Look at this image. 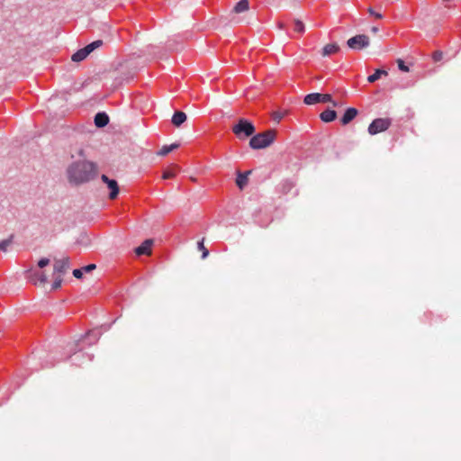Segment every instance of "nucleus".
Wrapping results in <instances>:
<instances>
[{
    "label": "nucleus",
    "instance_id": "obj_1",
    "mask_svg": "<svg viewBox=\"0 0 461 461\" xmlns=\"http://www.w3.org/2000/svg\"><path fill=\"white\" fill-rule=\"evenodd\" d=\"M68 181L80 185L94 179L97 176V167L88 160L73 162L67 170Z\"/></svg>",
    "mask_w": 461,
    "mask_h": 461
},
{
    "label": "nucleus",
    "instance_id": "obj_2",
    "mask_svg": "<svg viewBox=\"0 0 461 461\" xmlns=\"http://www.w3.org/2000/svg\"><path fill=\"white\" fill-rule=\"evenodd\" d=\"M50 264V259L43 258H41L38 263V268H31L27 271L28 280L35 285H44L48 282V276L45 271L42 270L45 267Z\"/></svg>",
    "mask_w": 461,
    "mask_h": 461
},
{
    "label": "nucleus",
    "instance_id": "obj_3",
    "mask_svg": "<svg viewBox=\"0 0 461 461\" xmlns=\"http://www.w3.org/2000/svg\"><path fill=\"white\" fill-rule=\"evenodd\" d=\"M276 138V131L267 130L264 132L252 136L249 140V146L253 149H261L269 147Z\"/></svg>",
    "mask_w": 461,
    "mask_h": 461
},
{
    "label": "nucleus",
    "instance_id": "obj_4",
    "mask_svg": "<svg viewBox=\"0 0 461 461\" xmlns=\"http://www.w3.org/2000/svg\"><path fill=\"white\" fill-rule=\"evenodd\" d=\"M232 131L239 139H244L254 134L255 127L248 120L240 119L238 123L232 127Z\"/></svg>",
    "mask_w": 461,
    "mask_h": 461
},
{
    "label": "nucleus",
    "instance_id": "obj_5",
    "mask_svg": "<svg viewBox=\"0 0 461 461\" xmlns=\"http://www.w3.org/2000/svg\"><path fill=\"white\" fill-rule=\"evenodd\" d=\"M102 45V40L93 41L92 43L86 45L85 48L80 49L77 52H75L71 57L72 61L80 62L84 60L90 53H92L95 50L100 48Z\"/></svg>",
    "mask_w": 461,
    "mask_h": 461
},
{
    "label": "nucleus",
    "instance_id": "obj_6",
    "mask_svg": "<svg viewBox=\"0 0 461 461\" xmlns=\"http://www.w3.org/2000/svg\"><path fill=\"white\" fill-rule=\"evenodd\" d=\"M303 102L307 105L315 104L317 103H331L332 106H338V103L332 100V97L330 94H309L305 95Z\"/></svg>",
    "mask_w": 461,
    "mask_h": 461
},
{
    "label": "nucleus",
    "instance_id": "obj_7",
    "mask_svg": "<svg viewBox=\"0 0 461 461\" xmlns=\"http://www.w3.org/2000/svg\"><path fill=\"white\" fill-rule=\"evenodd\" d=\"M391 125L389 118H378L374 120L368 126V133L375 135L377 133L385 131Z\"/></svg>",
    "mask_w": 461,
    "mask_h": 461
},
{
    "label": "nucleus",
    "instance_id": "obj_8",
    "mask_svg": "<svg viewBox=\"0 0 461 461\" xmlns=\"http://www.w3.org/2000/svg\"><path fill=\"white\" fill-rule=\"evenodd\" d=\"M347 44L354 50H361L369 45V38L365 34H358L348 40Z\"/></svg>",
    "mask_w": 461,
    "mask_h": 461
},
{
    "label": "nucleus",
    "instance_id": "obj_9",
    "mask_svg": "<svg viewBox=\"0 0 461 461\" xmlns=\"http://www.w3.org/2000/svg\"><path fill=\"white\" fill-rule=\"evenodd\" d=\"M69 258L63 257L62 258L56 259L53 266V275L63 276L70 267Z\"/></svg>",
    "mask_w": 461,
    "mask_h": 461
},
{
    "label": "nucleus",
    "instance_id": "obj_10",
    "mask_svg": "<svg viewBox=\"0 0 461 461\" xmlns=\"http://www.w3.org/2000/svg\"><path fill=\"white\" fill-rule=\"evenodd\" d=\"M102 181L106 184L107 188L110 190L109 198L114 200L119 194V185L116 180L110 179L106 175L101 176Z\"/></svg>",
    "mask_w": 461,
    "mask_h": 461
},
{
    "label": "nucleus",
    "instance_id": "obj_11",
    "mask_svg": "<svg viewBox=\"0 0 461 461\" xmlns=\"http://www.w3.org/2000/svg\"><path fill=\"white\" fill-rule=\"evenodd\" d=\"M152 240H146L140 246L135 249V253L140 255H149L151 253Z\"/></svg>",
    "mask_w": 461,
    "mask_h": 461
},
{
    "label": "nucleus",
    "instance_id": "obj_12",
    "mask_svg": "<svg viewBox=\"0 0 461 461\" xmlns=\"http://www.w3.org/2000/svg\"><path fill=\"white\" fill-rule=\"evenodd\" d=\"M357 115V110L356 108H348L341 118V123L343 125L348 124Z\"/></svg>",
    "mask_w": 461,
    "mask_h": 461
},
{
    "label": "nucleus",
    "instance_id": "obj_13",
    "mask_svg": "<svg viewBox=\"0 0 461 461\" xmlns=\"http://www.w3.org/2000/svg\"><path fill=\"white\" fill-rule=\"evenodd\" d=\"M108 122H109V117L104 113H98L95 116V124L99 128L106 126L108 124Z\"/></svg>",
    "mask_w": 461,
    "mask_h": 461
},
{
    "label": "nucleus",
    "instance_id": "obj_14",
    "mask_svg": "<svg viewBox=\"0 0 461 461\" xmlns=\"http://www.w3.org/2000/svg\"><path fill=\"white\" fill-rule=\"evenodd\" d=\"M337 117V113L334 110L327 109L320 114V118L324 122H333Z\"/></svg>",
    "mask_w": 461,
    "mask_h": 461
},
{
    "label": "nucleus",
    "instance_id": "obj_15",
    "mask_svg": "<svg viewBox=\"0 0 461 461\" xmlns=\"http://www.w3.org/2000/svg\"><path fill=\"white\" fill-rule=\"evenodd\" d=\"M186 114L184 112H176L172 116V123L176 127H179L186 121Z\"/></svg>",
    "mask_w": 461,
    "mask_h": 461
},
{
    "label": "nucleus",
    "instance_id": "obj_16",
    "mask_svg": "<svg viewBox=\"0 0 461 461\" xmlns=\"http://www.w3.org/2000/svg\"><path fill=\"white\" fill-rule=\"evenodd\" d=\"M339 50V47L336 43L327 44L322 48L321 55L323 57L330 56L337 53Z\"/></svg>",
    "mask_w": 461,
    "mask_h": 461
},
{
    "label": "nucleus",
    "instance_id": "obj_17",
    "mask_svg": "<svg viewBox=\"0 0 461 461\" xmlns=\"http://www.w3.org/2000/svg\"><path fill=\"white\" fill-rule=\"evenodd\" d=\"M179 147L178 143H172L171 145H164L158 152V156L164 157L167 155L169 152L173 151L174 149H177Z\"/></svg>",
    "mask_w": 461,
    "mask_h": 461
},
{
    "label": "nucleus",
    "instance_id": "obj_18",
    "mask_svg": "<svg viewBox=\"0 0 461 461\" xmlns=\"http://www.w3.org/2000/svg\"><path fill=\"white\" fill-rule=\"evenodd\" d=\"M249 4L248 0H240L236 4L233 10L235 13L239 14L247 11L249 9Z\"/></svg>",
    "mask_w": 461,
    "mask_h": 461
},
{
    "label": "nucleus",
    "instance_id": "obj_19",
    "mask_svg": "<svg viewBox=\"0 0 461 461\" xmlns=\"http://www.w3.org/2000/svg\"><path fill=\"white\" fill-rule=\"evenodd\" d=\"M387 71L384 69H376L373 75L367 77L369 83H374L378 80L382 76H387Z\"/></svg>",
    "mask_w": 461,
    "mask_h": 461
},
{
    "label": "nucleus",
    "instance_id": "obj_20",
    "mask_svg": "<svg viewBox=\"0 0 461 461\" xmlns=\"http://www.w3.org/2000/svg\"><path fill=\"white\" fill-rule=\"evenodd\" d=\"M248 174H249V172L246 174L240 173L238 175L237 179H236V184L240 189H243L244 186L248 184V176H247Z\"/></svg>",
    "mask_w": 461,
    "mask_h": 461
},
{
    "label": "nucleus",
    "instance_id": "obj_21",
    "mask_svg": "<svg viewBox=\"0 0 461 461\" xmlns=\"http://www.w3.org/2000/svg\"><path fill=\"white\" fill-rule=\"evenodd\" d=\"M53 277H54V282L52 284V289L57 290L61 286V284L63 281L62 276L53 275Z\"/></svg>",
    "mask_w": 461,
    "mask_h": 461
},
{
    "label": "nucleus",
    "instance_id": "obj_22",
    "mask_svg": "<svg viewBox=\"0 0 461 461\" xmlns=\"http://www.w3.org/2000/svg\"><path fill=\"white\" fill-rule=\"evenodd\" d=\"M13 241V235H11L8 239L4 240L0 242V250L5 252L7 250L8 246Z\"/></svg>",
    "mask_w": 461,
    "mask_h": 461
},
{
    "label": "nucleus",
    "instance_id": "obj_23",
    "mask_svg": "<svg viewBox=\"0 0 461 461\" xmlns=\"http://www.w3.org/2000/svg\"><path fill=\"white\" fill-rule=\"evenodd\" d=\"M198 249L202 251V258H205L209 255V250L205 248L203 244V240L198 242L197 244Z\"/></svg>",
    "mask_w": 461,
    "mask_h": 461
},
{
    "label": "nucleus",
    "instance_id": "obj_24",
    "mask_svg": "<svg viewBox=\"0 0 461 461\" xmlns=\"http://www.w3.org/2000/svg\"><path fill=\"white\" fill-rule=\"evenodd\" d=\"M294 30L296 32H299V33H303V32H304L305 27H304L303 23V22H301L300 20H295V21H294Z\"/></svg>",
    "mask_w": 461,
    "mask_h": 461
},
{
    "label": "nucleus",
    "instance_id": "obj_25",
    "mask_svg": "<svg viewBox=\"0 0 461 461\" xmlns=\"http://www.w3.org/2000/svg\"><path fill=\"white\" fill-rule=\"evenodd\" d=\"M432 59L435 62H438L443 59V52L440 50H436L433 55Z\"/></svg>",
    "mask_w": 461,
    "mask_h": 461
},
{
    "label": "nucleus",
    "instance_id": "obj_26",
    "mask_svg": "<svg viewBox=\"0 0 461 461\" xmlns=\"http://www.w3.org/2000/svg\"><path fill=\"white\" fill-rule=\"evenodd\" d=\"M397 65L400 70L403 72H409V68L404 64L401 59H397Z\"/></svg>",
    "mask_w": 461,
    "mask_h": 461
},
{
    "label": "nucleus",
    "instance_id": "obj_27",
    "mask_svg": "<svg viewBox=\"0 0 461 461\" xmlns=\"http://www.w3.org/2000/svg\"><path fill=\"white\" fill-rule=\"evenodd\" d=\"M175 176V173L172 170L167 169L162 175L163 179H169Z\"/></svg>",
    "mask_w": 461,
    "mask_h": 461
},
{
    "label": "nucleus",
    "instance_id": "obj_28",
    "mask_svg": "<svg viewBox=\"0 0 461 461\" xmlns=\"http://www.w3.org/2000/svg\"><path fill=\"white\" fill-rule=\"evenodd\" d=\"M368 13L371 14V15H374L375 18L377 19H382L383 18V14H380V13H376L374 11V9L372 7H369L368 8Z\"/></svg>",
    "mask_w": 461,
    "mask_h": 461
},
{
    "label": "nucleus",
    "instance_id": "obj_29",
    "mask_svg": "<svg viewBox=\"0 0 461 461\" xmlns=\"http://www.w3.org/2000/svg\"><path fill=\"white\" fill-rule=\"evenodd\" d=\"M83 268H77V269H75L73 271V276L76 277V278H81L82 276H83Z\"/></svg>",
    "mask_w": 461,
    "mask_h": 461
},
{
    "label": "nucleus",
    "instance_id": "obj_30",
    "mask_svg": "<svg viewBox=\"0 0 461 461\" xmlns=\"http://www.w3.org/2000/svg\"><path fill=\"white\" fill-rule=\"evenodd\" d=\"M283 117H284V115L278 112L274 113V114H273V120L277 122H279Z\"/></svg>",
    "mask_w": 461,
    "mask_h": 461
},
{
    "label": "nucleus",
    "instance_id": "obj_31",
    "mask_svg": "<svg viewBox=\"0 0 461 461\" xmlns=\"http://www.w3.org/2000/svg\"><path fill=\"white\" fill-rule=\"evenodd\" d=\"M96 266L95 264H90L83 267L84 272H90L95 269Z\"/></svg>",
    "mask_w": 461,
    "mask_h": 461
},
{
    "label": "nucleus",
    "instance_id": "obj_32",
    "mask_svg": "<svg viewBox=\"0 0 461 461\" xmlns=\"http://www.w3.org/2000/svg\"><path fill=\"white\" fill-rule=\"evenodd\" d=\"M371 31L375 33V32H378V28L377 27H372Z\"/></svg>",
    "mask_w": 461,
    "mask_h": 461
}]
</instances>
